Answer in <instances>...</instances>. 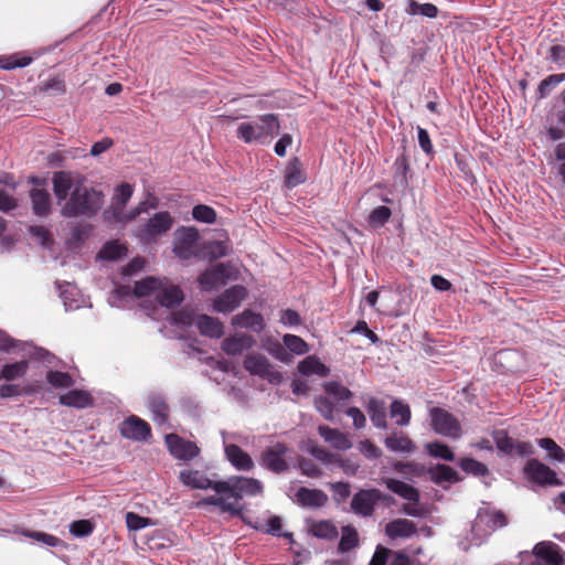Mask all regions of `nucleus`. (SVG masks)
I'll use <instances>...</instances> for the list:
<instances>
[{"label": "nucleus", "instance_id": "nucleus-1", "mask_svg": "<svg viewBox=\"0 0 565 565\" xmlns=\"http://www.w3.org/2000/svg\"><path fill=\"white\" fill-rule=\"evenodd\" d=\"M179 479L191 489H212L215 492V494L200 500L196 507L213 505L217 507L222 512L235 515H239L244 510V507L241 504L244 495H258L263 493V484L253 478L234 476L226 480H221L215 472L207 473V471L198 469H183L179 473Z\"/></svg>", "mask_w": 565, "mask_h": 565}, {"label": "nucleus", "instance_id": "nucleus-2", "mask_svg": "<svg viewBox=\"0 0 565 565\" xmlns=\"http://www.w3.org/2000/svg\"><path fill=\"white\" fill-rule=\"evenodd\" d=\"M86 178L71 171L53 173V192L58 203L65 201L61 213L65 217H92L104 204L102 191L86 184Z\"/></svg>", "mask_w": 565, "mask_h": 565}, {"label": "nucleus", "instance_id": "nucleus-3", "mask_svg": "<svg viewBox=\"0 0 565 565\" xmlns=\"http://www.w3.org/2000/svg\"><path fill=\"white\" fill-rule=\"evenodd\" d=\"M279 121L276 115L266 114L257 117L253 121H245L237 127V137L246 143L262 141L279 132Z\"/></svg>", "mask_w": 565, "mask_h": 565}, {"label": "nucleus", "instance_id": "nucleus-4", "mask_svg": "<svg viewBox=\"0 0 565 565\" xmlns=\"http://www.w3.org/2000/svg\"><path fill=\"white\" fill-rule=\"evenodd\" d=\"M429 417L430 426L436 434L454 439L461 436L460 422L448 411L433 407L429 409Z\"/></svg>", "mask_w": 565, "mask_h": 565}, {"label": "nucleus", "instance_id": "nucleus-5", "mask_svg": "<svg viewBox=\"0 0 565 565\" xmlns=\"http://www.w3.org/2000/svg\"><path fill=\"white\" fill-rule=\"evenodd\" d=\"M244 367L252 375H257L264 380H267L271 384H279L282 380L280 372L269 363L268 359L258 353H252L246 355L244 360Z\"/></svg>", "mask_w": 565, "mask_h": 565}, {"label": "nucleus", "instance_id": "nucleus-6", "mask_svg": "<svg viewBox=\"0 0 565 565\" xmlns=\"http://www.w3.org/2000/svg\"><path fill=\"white\" fill-rule=\"evenodd\" d=\"M199 232L194 227H183L174 234L173 253L181 260L196 256Z\"/></svg>", "mask_w": 565, "mask_h": 565}, {"label": "nucleus", "instance_id": "nucleus-7", "mask_svg": "<svg viewBox=\"0 0 565 565\" xmlns=\"http://www.w3.org/2000/svg\"><path fill=\"white\" fill-rule=\"evenodd\" d=\"M382 498V492L377 489L359 490L352 498L351 509L356 515L371 516Z\"/></svg>", "mask_w": 565, "mask_h": 565}, {"label": "nucleus", "instance_id": "nucleus-8", "mask_svg": "<svg viewBox=\"0 0 565 565\" xmlns=\"http://www.w3.org/2000/svg\"><path fill=\"white\" fill-rule=\"evenodd\" d=\"M499 450L508 456L529 457L534 454V446L526 441H514L504 430H497L493 435Z\"/></svg>", "mask_w": 565, "mask_h": 565}, {"label": "nucleus", "instance_id": "nucleus-9", "mask_svg": "<svg viewBox=\"0 0 565 565\" xmlns=\"http://www.w3.org/2000/svg\"><path fill=\"white\" fill-rule=\"evenodd\" d=\"M247 296L244 286L235 285L222 292L213 301V309L221 313H228L235 310Z\"/></svg>", "mask_w": 565, "mask_h": 565}, {"label": "nucleus", "instance_id": "nucleus-10", "mask_svg": "<svg viewBox=\"0 0 565 565\" xmlns=\"http://www.w3.org/2000/svg\"><path fill=\"white\" fill-rule=\"evenodd\" d=\"M166 445L175 459H193L200 455V448L193 441L177 434L166 435Z\"/></svg>", "mask_w": 565, "mask_h": 565}, {"label": "nucleus", "instance_id": "nucleus-11", "mask_svg": "<svg viewBox=\"0 0 565 565\" xmlns=\"http://www.w3.org/2000/svg\"><path fill=\"white\" fill-rule=\"evenodd\" d=\"M119 430L121 436L128 439L142 441L147 440L148 437L151 436V427L150 425L139 418L136 415H131L126 418L120 425Z\"/></svg>", "mask_w": 565, "mask_h": 565}, {"label": "nucleus", "instance_id": "nucleus-12", "mask_svg": "<svg viewBox=\"0 0 565 565\" xmlns=\"http://www.w3.org/2000/svg\"><path fill=\"white\" fill-rule=\"evenodd\" d=\"M146 405L150 412L151 419L158 424L163 425L169 419L170 406L167 397L159 392H151L147 395Z\"/></svg>", "mask_w": 565, "mask_h": 565}, {"label": "nucleus", "instance_id": "nucleus-13", "mask_svg": "<svg viewBox=\"0 0 565 565\" xmlns=\"http://www.w3.org/2000/svg\"><path fill=\"white\" fill-rule=\"evenodd\" d=\"M526 477L540 484H558L556 473L542 461H526L524 467Z\"/></svg>", "mask_w": 565, "mask_h": 565}, {"label": "nucleus", "instance_id": "nucleus-14", "mask_svg": "<svg viewBox=\"0 0 565 565\" xmlns=\"http://www.w3.org/2000/svg\"><path fill=\"white\" fill-rule=\"evenodd\" d=\"M173 224V218L169 212H158L149 218L143 227V233L147 238H154L168 232Z\"/></svg>", "mask_w": 565, "mask_h": 565}, {"label": "nucleus", "instance_id": "nucleus-15", "mask_svg": "<svg viewBox=\"0 0 565 565\" xmlns=\"http://www.w3.org/2000/svg\"><path fill=\"white\" fill-rule=\"evenodd\" d=\"M295 500L303 508L318 509L327 503L328 495L322 490L301 487L296 491Z\"/></svg>", "mask_w": 565, "mask_h": 565}, {"label": "nucleus", "instance_id": "nucleus-16", "mask_svg": "<svg viewBox=\"0 0 565 565\" xmlns=\"http://www.w3.org/2000/svg\"><path fill=\"white\" fill-rule=\"evenodd\" d=\"M255 343L256 341L252 335L236 333L223 340L222 350L228 355H238L245 350L253 348Z\"/></svg>", "mask_w": 565, "mask_h": 565}, {"label": "nucleus", "instance_id": "nucleus-17", "mask_svg": "<svg viewBox=\"0 0 565 565\" xmlns=\"http://www.w3.org/2000/svg\"><path fill=\"white\" fill-rule=\"evenodd\" d=\"M227 268L228 266L226 264L220 263L211 269L205 270L199 277L200 285L205 290H210L220 284H225V279L228 278Z\"/></svg>", "mask_w": 565, "mask_h": 565}, {"label": "nucleus", "instance_id": "nucleus-18", "mask_svg": "<svg viewBox=\"0 0 565 565\" xmlns=\"http://www.w3.org/2000/svg\"><path fill=\"white\" fill-rule=\"evenodd\" d=\"M232 324L236 328L249 329L254 332H262L265 328L264 318L250 309H245L242 313L232 318Z\"/></svg>", "mask_w": 565, "mask_h": 565}, {"label": "nucleus", "instance_id": "nucleus-19", "mask_svg": "<svg viewBox=\"0 0 565 565\" xmlns=\"http://www.w3.org/2000/svg\"><path fill=\"white\" fill-rule=\"evenodd\" d=\"M534 554L548 565H563V557L559 548L552 542H541L534 547Z\"/></svg>", "mask_w": 565, "mask_h": 565}, {"label": "nucleus", "instance_id": "nucleus-20", "mask_svg": "<svg viewBox=\"0 0 565 565\" xmlns=\"http://www.w3.org/2000/svg\"><path fill=\"white\" fill-rule=\"evenodd\" d=\"M183 300V292L178 286H167L164 287L161 282L160 289L156 294V301L166 308H172L179 305Z\"/></svg>", "mask_w": 565, "mask_h": 565}, {"label": "nucleus", "instance_id": "nucleus-21", "mask_svg": "<svg viewBox=\"0 0 565 565\" xmlns=\"http://www.w3.org/2000/svg\"><path fill=\"white\" fill-rule=\"evenodd\" d=\"M196 328L202 335L209 338H221L224 333L223 323L213 317L199 315L196 318Z\"/></svg>", "mask_w": 565, "mask_h": 565}, {"label": "nucleus", "instance_id": "nucleus-22", "mask_svg": "<svg viewBox=\"0 0 565 565\" xmlns=\"http://www.w3.org/2000/svg\"><path fill=\"white\" fill-rule=\"evenodd\" d=\"M384 483L386 484L387 489L401 498L408 500L409 502L418 503L420 498L419 491L413 486L393 478L384 479Z\"/></svg>", "mask_w": 565, "mask_h": 565}, {"label": "nucleus", "instance_id": "nucleus-23", "mask_svg": "<svg viewBox=\"0 0 565 565\" xmlns=\"http://www.w3.org/2000/svg\"><path fill=\"white\" fill-rule=\"evenodd\" d=\"M318 431L324 441L335 449L347 450L352 446L348 436L338 429L330 428L329 426H319Z\"/></svg>", "mask_w": 565, "mask_h": 565}, {"label": "nucleus", "instance_id": "nucleus-24", "mask_svg": "<svg viewBox=\"0 0 565 565\" xmlns=\"http://www.w3.org/2000/svg\"><path fill=\"white\" fill-rule=\"evenodd\" d=\"M366 411L372 424L376 428L385 429L387 427L386 405L384 401L371 397L367 402Z\"/></svg>", "mask_w": 565, "mask_h": 565}, {"label": "nucleus", "instance_id": "nucleus-25", "mask_svg": "<svg viewBox=\"0 0 565 565\" xmlns=\"http://www.w3.org/2000/svg\"><path fill=\"white\" fill-rule=\"evenodd\" d=\"M385 447L393 452L411 454L415 450V444L402 431L393 433L384 440Z\"/></svg>", "mask_w": 565, "mask_h": 565}, {"label": "nucleus", "instance_id": "nucleus-26", "mask_svg": "<svg viewBox=\"0 0 565 565\" xmlns=\"http://www.w3.org/2000/svg\"><path fill=\"white\" fill-rule=\"evenodd\" d=\"M32 211L38 216H46L51 212V196L44 189H32L30 191Z\"/></svg>", "mask_w": 565, "mask_h": 565}, {"label": "nucleus", "instance_id": "nucleus-27", "mask_svg": "<svg viewBox=\"0 0 565 565\" xmlns=\"http://www.w3.org/2000/svg\"><path fill=\"white\" fill-rule=\"evenodd\" d=\"M386 534L392 537H411L416 533V525L407 519H397L387 523L385 527Z\"/></svg>", "mask_w": 565, "mask_h": 565}, {"label": "nucleus", "instance_id": "nucleus-28", "mask_svg": "<svg viewBox=\"0 0 565 565\" xmlns=\"http://www.w3.org/2000/svg\"><path fill=\"white\" fill-rule=\"evenodd\" d=\"M393 169L395 183L402 188H406L408 185V172L411 171V166L405 146L402 147L401 154L395 159Z\"/></svg>", "mask_w": 565, "mask_h": 565}, {"label": "nucleus", "instance_id": "nucleus-29", "mask_svg": "<svg viewBox=\"0 0 565 565\" xmlns=\"http://www.w3.org/2000/svg\"><path fill=\"white\" fill-rule=\"evenodd\" d=\"M309 533L327 541L335 540L339 535L337 526L330 520L312 521L309 524Z\"/></svg>", "mask_w": 565, "mask_h": 565}, {"label": "nucleus", "instance_id": "nucleus-30", "mask_svg": "<svg viewBox=\"0 0 565 565\" xmlns=\"http://www.w3.org/2000/svg\"><path fill=\"white\" fill-rule=\"evenodd\" d=\"M60 403L65 406L85 408L93 404L89 393L81 390H73L60 396Z\"/></svg>", "mask_w": 565, "mask_h": 565}, {"label": "nucleus", "instance_id": "nucleus-31", "mask_svg": "<svg viewBox=\"0 0 565 565\" xmlns=\"http://www.w3.org/2000/svg\"><path fill=\"white\" fill-rule=\"evenodd\" d=\"M298 371L306 376L317 374L324 377L330 370L316 356H308L298 364Z\"/></svg>", "mask_w": 565, "mask_h": 565}, {"label": "nucleus", "instance_id": "nucleus-32", "mask_svg": "<svg viewBox=\"0 0 565 565\" xmlns=\"http://www.w3.org/2000/svg\"><path fill=\"white\" fill-rule=\"evenodd\" d=\"M359 533L353 525H344L341 529V539L339 542L338 550L341 553L350 552L351 550L359 546Z\"/></svg>", "mask_w": 565, "mask_h": 565}, {"label": "nucleus", "instance_id": "nucleus-33", "mask_svg": "<svg viewBox=\"0 0 565 565\" xmlns=\"http://www.w3.org/2000/svg\"><path fill=\"white\" fill-rule=\"evenodd\" d=\"M390 416L395 419L397 426H407L411 422V407L399 399H394L390 406Z\"/></svg>", "mask_w": 565, "mask_h": 565}, {"label": "nucleus", "instance_id": "nucleus-34", "mask_svg": "<svg viewBox=\"0 0 565 565\" xmlns=\"http://www.w3.org/2000/svg\"><path fill=\"white\" fill-rule=\"evenodd\" d=\"M306 180L298 158H294L285 171V183L288 188H295Z\"/></svg>", "mask_w": 565, "mask_h": 565}, {"label": "nucleus", "instance_id": "nucleus-35", "mask_svg": "<svg viewBox=\"0 0 565 565\" xmlns=\"http://www.w3.org/2000/svg\"><path fill=\"white\" fill-rule=\"evenodd\" d=\"M160 287L161 280L154 277H147L135 284L134 294L139 298L153 297L156 299V294Z\"/></svg>", "mask_w": 565, "mask_h": 565}, {"label": "nucleus", "instance_id": "nucleus-36", "mask_svg": "<svg viewBox=\"0 0 565 565\" xmlns=\"http://www.w3.org/2000/svg\"><path fill=\"white\" fill-rule=\"evenodd\" d=\"M431 480L437 484L445 482L454 483L459 480L457 472L449 466L437 465L435 468L429 470Z\"/></svg>", "mask_w": 565, "mask_h": 565}, {"label": "nucleus", "instance_id": "nucleus-37", "mask_svg": "<svg viewBox=\"0 0 565 565\" xmlns=\"http://www.w3.org/2000/svg\"><path fill=\"white\" fill-rule=\"evenodd\" d=\"M28 362L19 361L12 364H6L0 372V380L14 381L22 377L28 371Z\"/></svg>", "mask_w": 565, "mask_h": 565}, {"label": "nucleus", "instance_id": "nucleus-38", "mask_svg": "<svg viewBox=\"0 0 565 565\" xmlns=\"http://www.w3.org/2000/svg\"><path fill=\"white\" fill-rule=\"evenodd\" d=\"M323 387L327 395L338 403L345 402L352 397V392L338 382H327Z\"/></svg>", "mask_w": 565, "mask_h": 565}, {"label": "nucleus", "instance_id": "nucleus-39", "mask_svg": "<svg viewBox=\"0 0 565 565\" xmlns=\"http://www.w3.org/2000/svg\"><path fill=\"white\" fill-rule=\"evenodd\" d=\"M127 248L116 242H108L99 252V257L107 260H117L126 256Z\"/></svg>", "mask_w": 565, "mask_h": 565}, {"label": "nucleus", "instance_id": "nucleus-40", "mask_svg": "<svg viewBox=\"0 0 565 565\" xmlns=\"http://www.w3.org/2000/svg\"><path fill=\"white\" fill-rule=\"evenodd\" d=\"M565 81V74H553L541 81L537 87L539 98H545L550 95L553 87Z\"/></svg>", "mask_w": 565, "mask_h": 565}, {"label": "nucleus", "instance_id": "nucleus-41", "mask_svg": "<svg viewBox=\"0 0 565 565\" xmlns=\"http://www.w3.org/2000/svg\"><path fill=\"white\" fill-rule=\"evenodd\" d=\"M228 254V246L224 242L210 241L204 244V255L210 259H218Z\"/></svg>", "mask_w": 565, "mask_h": 565}, {"label": "nucleus", "instance_id": "nucleus-42", "mask_svg": "<svg viewBox=\"0 0 565 565\" xmlns=\"http://www.w3.org/2000/svg\"><path fill=\"white\" fill-rule=\"evenodd\" d=\"M199 315L193 309L184 307L181 310L172 313V322L177 326H196V318Z\"/></svg>", "mask_w": 565, "mask_h": 565}, {"label": "nucleus", "instance_id": "nucleus-43", "mask_svg": "<svg viewBox=\"0 0 565 565\" xmlns=\"http://www.w3.org/2000/svg\"><path fill=\"white\" fill-rule=\"evenodd\" d=\"M537 445L547 451V459H565V451L552 438L545 437L536 440Z\"/></svg>", "mask_w": 565, "mask_h": 565}, {"label": "nucleus", "instance_id": "nucleus-44", "mask_svg": "<svg viewBox=\"0 0 565 565\" xmlns=\"http://www.w3.org/2000/svg\"><path fill=\"white\" fill-rule=\"evenodd\" d=\"M192 216L199 222L213 224L216 220V212L209 205L198 204L192 210Z\"/></svg>", "mask_w": 565, "mask_h": 565}, {"label": "nucleus", "instance_id": "nucleus-45", "mask_svg": "<svg viewBox=\"0 0 565 565\" xmlns=\"http://www.w3.org/2000/svg\"><path fill=\"white\" fill-rule=\"evenodd\" d=\"M282 341L288 350L298 355L305 354L309 351V347L306 341L298 335L285 334Z\"/></svg>", "mask_w": 565, "mask_h": 565}, {"label": "nucleus", "instance_id": "nucleus-46", "mask_svg": "<svg viewBox=\"0 0 565 565\" xmlns=\"http://www.w3.org/2000/svg\"><path fill=\"white\" fill-rule=\"evenodd\" d=\"M391 215L392 212L387 206H377L370 213L369 223L375 228L381 227L390 220Z\"/></svg>", "mask_w": 565, "mask_h": 565}, {"label": "nucleus", "instance_id": "nucleus-47", "mask_svg": "<svg viewBox=\"0 0 565 565\" xmlns=\"http://www.w3.org/2000/svg\"><path fill=\"white\" fill-rule=\"evenodd\" d=\"M426 450L430 457L437 459H454V452L451 449L441 443H428L426 444Z\"/></svg>", "mask_w": 565, "mask_h": 565}, {"label": "nucleus", "instance_id": "nucleus-48", "mask_svg": "<svg viewBox=\"0 0 565 565\" xmlns=\"http://www.w3.org/2000/svg\"><path fill=\"white\" fill-rule=\"evenodd\" d=\"M46 380L55 387H70L73 385V379L66 372L50 371L46 374Z\"/></svg>", "mask_w": 565, "mask_h": 565}, {"label": "nucleus", "instance_id": "nucleus-49", "mask_svg": "<svg viewBox=\"0 0 565 565\" xmlns=\"http://www.w3.org/2000/svg\"><path fill=\"white\" fill-rule=\"evenodd\" d=\"M317 411L327 419H333L334 405L329 397L319 396L315 401Z\"/></svg>", "mask_w": 565, "mask_h": 565}, {"label": "nucleus", "instance_id": "nucleus-50", "mask_svg": "<svg viewBox=\"0 0 565 565\" xmlns=\"http://www.w3.org/2000/svg\"><path fill=\"white\" fill-rule=\"evenodd\" d=\"M94 526L89 520H77L71 523L70 532L77 537L89 535Z\"/></svg>", "mask_w": 565, "mask_h": 565}, {"label": "nucleus", "instance_id": "nucleus-51", "mask_svg": "<svg viewBox=\"0 0 565 565\" xmlns=\"http://www.w3.org/2000/svg\"><path fill=\"white\" fill-rule=\"evenodd\" d=\"M29 232L43 247H50L52 243L51 233L44 226H31Z\"/></svg>", "mask_w": 565, "mask_h": 565}, {"label": "nucleus", "instance_id": "nucleus-52", "mask_svg": "<svg viewBox=\"0 0 565 565\" xmlns=\"http://www.w3.org/2000/svg\"><path fill=\"white\" fill-rule=\"evenodd\" d=\"M132 192H134L132 186L129 183H121L116 189V194H115V198H114L115 201H116V204L120 205V207L125 206L126 203L131 198Z\"/></svg>", "mask_w": 565, "mask_h": 565}, {"label": "nucleus", "instance_id": "nucleus-53", "mask_svg": "<svg viewBox=\"0 0 565 565\" xmlns=\"http://www.w3.org/2000/svg\"><path fill=\"white\" fill-rule=\"evenodd\" d=\"M461 468L475 476L488 475V468L482 461H460Z\"/></svg>", "mask_w": 565, "mask_h": 565}, {"label": "nucleus", "instance_id": "nucleus-54", "mask_svg": "<svg viewBox=\"0 0 565 565\" xmlns=\"http://www.w3.org/2000/svg\"><path fill=\"white\" fill-rule=\"evenodd\" d=\"M31 57H21V58H18L15 56H10L6 60H1L0 61V68H3V70H12V68H15V67H24V66H28L30 63H31Z\"/></svg>", "mask_w": 565, "mask_h": 565}, {"label": "nucleus", "instance_id": "nucleus-55", "mask_svg": "<svg viewBox=\"0 0 565 565\" xmlns=\"http://www.w3.org/2000/svg\"><path fill=\"white\" fill-rule=\"evenodd\" d=\"M360 451L367 458L377 459L382 456V450L370 440H363L359 445Z\"/></svg>", "mask_w": 565, "mask_h": 565}, {"label": "nucleus", "instance_id": "nucleus-56", "mask_svg": "<svg viewBox=\"0 0 565 565\" xmlns=\"http://www.w3.org/2000/svg\"><path fill=\"white\" fill-rule=\"evenodd\" d=\"M18 207V200L0 189V211L8 213Z\"/></svg>", "mask_w": 565, "mask_h": 565}, {"label": "nucleus", "instance_id": "nucleus-57", "mask_svg": "<svg viewBox=\"0 0 565 565\" xmlns=\"http://www.w3.org/2000/svg\"><path fill=\"white\" fill-rule=\"evenodd\" d=\"M287 452V447L284 444L277 443L269 447L262 456V459H281Z\"/></svg>", "mask_w": 565, "mask_h": 565}, {"label": "nucleus", "instance_id": "nucleus-58", "mask_svg": "<svg viewBox=\"0 0 565 565\" xmlns=\"http://www.w3.org/2000/svg\"><path fill=\"white\" fill-rule=\"evenodd\" d=\"M390 553L391 551L387 547L379 545L369 565H386Z\"/></svg>", "mask_w": 565, "mask_h": 565}, {"label": "nucleus", "instance_id": "nucleus-59", "mask_svg": "<svg viewBox=\"0 0 565 565\" xmlns=\"http://www.w3.org/2000/svg\"><path fill=\"white\" fill-rule=\"evenodd\" d=\"M301 472L310 478H317L321 475L317 461H298Z\"/></svg>", "mask_w": 565, "mask_h": 565}, {"label": "nucleus", "instance_id": "nucleus-60", "mask_svg": "<svg viewBox=\"0 0 565 565\" xmlns=\"http://www.w3.org/2000/svg\"><path fill=\"white\" fill-rule=\"evenodd\" d=\"M345 413L352 418L355 428L361 429L365 426L366 418L358 407H350Z\"/></svg>", "mask_w": 565, "mask_h": 565}, {"label": "nucleus", "instance_id": "nucleus-61", "mask_svg": "<svg viewBox=\"0 0 565 565\" xmlns=\"http://www.w3.org/2000/svg\"><path fill=\"white\" fill-rule=\"evenodd\" d=\"M127 526L131 530H140L148 524L146 518L139 516L132 512H128L126 515Z\"/></svg>", "mask_w": 565, "mask_h": 565}, {"label": "nucleus", "instance_id": "nucleus-62", "mask_svg": "<svg viewBox=\"0 0 565 565\" xmlns=\"http://www.w3.org/2000/svg\"><path fill=\"white\" fill-rule=\"evenodd\" d=\"M26 536L35 539L36 541L43 542L49 546H56L60 540L51 534L42 533V532H26Z\"/></svg>", "mask_w": 565, "mask_h": 565}, {"label": "nucleus", "instance_id": "nucleus-63", "mask_svg": "<svg viewBox=\"0 0 565 565\" xmlns=\"http://www.w3.org/2000/svg\"><path fill=\"white\" fill-rule=\"evenodd\" d=\"M548 57L552 62L564 66L565 65V46L563 45H553L550 49Z\"/></svg>", "mask_w": 565, "mask_h": 565}, {"label": "nucleus", "instance_id": "nucleus-64", "mask_svg": "<svg viewBox=\"0 0 565 565\" xmlns=\"http://www.w3.org/2000/svg\"><path fill=\"white\" fill-rule=\"evenodd\" d=\"M280 321L284 324H289V326H298L301 323L299 313L292 309H286V310L281 311Z\"/></svg>", "mask_w": 565, "mask_h": 565}]
</instances>
